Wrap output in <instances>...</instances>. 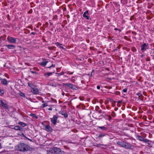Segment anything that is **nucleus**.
I'll use <instances>...</instances> for the list:
<instances>
[{
    "instance_id": "nucleus-31",
    "label": "nucleus",
    "mask_w": 154,
    "mask_h": 154,
    "mask_svg": "<svg viewBox=\"0 0 154 154\" xmlns=\"http://www.w3.org/2000/svg\"><path fill=\"white\" fill-rule=\"evenodd\" d=\"M105 136V134H100L98 137V138H100V137H103L104 136Z\"/></svg>"
},
{
    "instance_id": "nucleus-25",
    "label": "nucleus",
    "mask_w": 154,
    "mask_h": 154,
    "mask_svg": "<svg viewBox=\"0 0 154 154\" xmlns=\"http://www.w3.org/2000/svg\"><path fill=\"white\" fill-rule=\"evenodd\" d=\"M143 141L144 142H145V143L149 141L151 142V141H150L149 140L147 139H144V138L143 139Z\"/></svg>"
},
{
    "instance_id": "nucleus-3",
    "label": "nucleus",
    "mask_w": 154,
    "mask_h": 154,
    "mask_svg": "<svg viewBox=\"0 0 154 154\" xmlns=\"http://www.w3.org/2000/svg\"><path fill=\"white\" fill-rule=\"evenodd\" d=\"M44 127L45 129L48 132H51L53 131L52 128L49 125H44Z\"/></svg>"
},
{
    "instance_id": "nucleus-10",
    "label": "nucleus",
    "mask_w": 154,
    "mask_h": 154,
    "mask_svg": "<svg viewBox=\"0 0 154 154\" xmlns=\"http://www.w3.org/2000/svg\"><path fill=\"white\" fill-rule=\"evenodd\" d=\"M31 91L34 94H38L39 93L38 90L37 88H32Z\"/></svg>"
},
{
    "instance_id": "nucleus-15",
    "label": "nucleus",
    "mask_w": 154,
    "mask_h": 154,
    "mask_svg": "<svg viewBox=\"0 0 154 154\" xmlns=\"http://www.w3.org/2000/svg\"><path fill=\"white\" fill-rule=\"evenodd\" d=\"M124 143L125 142L124 141H118L117 143V144L118 145H120L122 147H123Z\"/></svg>"
},
{
    "instance_id": "nucleus-9",
    "label": "nucleus",
    "mask_w": 154,
    "mask_h": 154,
    "mask_svg": "<svg viewBox=\"0 0 154 154\" xmlns=\"http://www.w3.org/2000/svg\"><path fill=\"white\" fill-rule=\"evenodd\" d=\"M59 113L63 116L65 118H67L68 117V114L64 111L61 110L59 112Z\"/></svg>"
},
{
    "instance_id": "nucleus-60",
    "label": "nucleus",
    "mask_w": 154,
    "mask_h": 154,
    "mask_svg": "<svg viewBox=\"0 0 154 154\" xmlns=\"http://www.w3.org/2000/svg\"><path fill=\"white\" fill-rule=\"evenodd\" d=\"M26 64H27V65H28V66H29V65H28V64L27 63H26Z\"/></svg>"
},
{
    "instance_id": "nucleus-45",
    "label": "nucleus",
    "mask_w": 154,
    "mask_h": 154,
    "mask_svg": "<svg viewBox=\"0 0 154 154\" xmlns=\"http://www.w3.org/2000/svg\"><path fill=\"white\" fill-rule=\"evenodd\" d=\"M48 110H52V108L51 107H50L48 108Z\"/></svg>"
},
{
    "instance_id": "nucleus-63",
    "label": "nucleus",
    "mask_w": 154,
    "mask_h": 154,
    "mask_svg": "<svg viewBox=\"0 0 154 154\" xmlns=\"http://www.w3.org/2000/svg\"><path fill=\"white\" fill-rule=\"evenodd\" d=\"M50 24H51V25H52V23H50Z\"/></svg>"
},
{
    "instance_id": "nucleus-32",
    "label": "nucleus",
    "mask_w": 154,
    "mask_h": 154,
    "mask_svg": "<svg viewBox=\"0 0 154 154\" xmlns=\"http://www.w3.org/2000/svg\"><path fill=\"white\" fill-rule=\"evenodd\" d=\"M136 95L138 96L139 97V98H140V97L141 96H142V94H141V93H137V94H136Z\"/></svg>"
},
{
    "instance_id": "nucleus-50",
    "label": "nucleus",
    "mask_w": 154,
    "mask_h": 154,
    "mask_svg": "<svg viewBox=\"0 0 154 154\" xmlns=\"http://www.w3.org/2000/svg\"><path fill=\"white\" fill-rule=\"evenodd\" d=\"M109 120H110V119H111L112 118H111V117L110 116H109Z\"/></svg>"
},
{
    "instance_id": "nucleus-55",
    "label": "nucleus",
    "mask_w": 154,
    "mask_h": 154,
    "mask_svg": "<svg viewBox=\"0 0 154 154\" xmlns=\"http://www.w3.org/2000/svg\"><path fill=\"white\" fill-rule=\"evenodd\" d=\"M147 144H148V145H150V143H147Z\"/></svg>"
},
{
    "instance_id": "nucleus-23",
    "label": "nucleus",
    "mask_w": 154,
    "mask_h": 154,
    "mask_svg": "<svg viewBox=\"0 0 154 154\" xmlns=\"http://www.w3.org/2000/svg\"><path fill=\"white\" fill-rule=\"evenodd\" d=\"M30 116H32L33 117V118H36V119H37V117L34 114H33V113H31L30 115Z\"/></svg>"
},
{
    "instance_id": "nucleus-54",
    "label": "nucleus",
    "mask_w": 154,
    "mask_h": 154,
    "mask_svg": "<svg viewBox=\"0 0 154 154\" xmlns=\"http://www.w3.org/2000/svg\"><path fill=\"white\" fill-rule=\"evenodd\" d=\"M106 108L107 109H108L109 108V106H107Z\"/></svg>"
},
{
    "instance_id": "nucleus-33",
    "label": "nucleus",
    "mask_w": 154,
    "mask_h": 154,
    "mask_svg": "<svg viewBox=\"0 0 154 154\" xmlns=\"http://www.w3.org/2000/svg\"><path fill=\"white\" fill-rule=\"evenodd\" d=\"M127 88H125L123 90V91L124 92L126 93L127 91Z\"/></svg>"
},
{
    "instance_id": "nucleus-16",
    "label": "nucleus",
    "mask_w": 154,
    "mask_h": 154,
    "mask_svg": "<svg viewBox=\"0 0 154 154\" xmlns=\"http://www.w3.org/2000/svg\"><path fill=\"white\" fill-rule=\"evenodd\" d=\"M48 62V61H43L41 62L40 63V64L42 66H45L47 64V63Z\"/></svg>"
},
{
    "instance_id": "nucleus-51",
    "label": "nucleus",
    "mask_w": 154,
    "mask_h": 154,
    "mask_svg": "<svg viewBox=\"0 0 154 154\" xmlns=\"http://www.w3.org/2000/svg\"><path fill=\"white\" fill-rule=\"evenodd\" d=\"M63 152H60L59 153V154H63Z\"/></svg>"
},
{
    "instance_id": "nucleus-49",
    "label": "nucleus",
    "mask_w": 154,
    "mask_h": 154,
    "mask_svg": "<svg viewBox=\"0 0 154 154\" xmlns=\"http://www.w3.org/2000/svg\"><path fill=\"white\" fill-rule=\"evenodd\" d=\"M49 152H48V153L47 154H50V153L51 152V150H49Z\"/></svg>"
},
{
    "instance_id": "nucleus-43",
    "label": "nucleus",
    "mask_w": 154,
    "mask_h": 154,
    "mask_svg": "<svg viewBox=\"0 0 154 154\" xmlns=\"http://www.w3.org/2000/svg\"><path fill=\"white\" fill-rule=\"evenodd\" d=\"M62 46V45L60 46H59V47H60V48H62V49H64V48L63 47V46Z\"/></svg>"
},
{
    "instance_id": "nucleus-62",
    "label": "nucleus",
    "mask_w": 154,
    "mask_h": 154,
    "mask_svg": "<svg viewBox=\"0 0 154 154\" xmlns=\"http://www.w3.org/2000/svg\"><path fill=\"white\" fill-rule=\"evenodd\" d=\"M88 29H90V28H89V27H88Z\"/></svg>"
},
{
    "instance_id": "nucleus-29",
    "label": "nucleus",
    "mask_w": 154,
    "mask_h": 154,
    "mask_svg": "<svg viewBox=\"0 0 154 154\" xmlns=\"http://www.w3.org/2000/svg\"><path fill=\"white\" fill-rule=\"evenodd\" d=\"M4 93V91L3 90L0 89V95H2Z\"/></svg>"
},
{
    "instance_id": "nucleus-47",
    "label": "nucleus",
    "mask_w": 154,
    "mask_h": 154,
    "mask_svg": "<svg viewBox=\"0 0 154 154\" xmlns=\"http://www.w3.org/2000/svg\"><path fill=\"white\" fill-rule=\"evenodd\" d=\"M122 102V101L121 100H119L118 101V103H121Z\"/></svg>"
},
{
    "instance_id": "nucleus-52",
    "label": "nucleus",
    "mask_w": 154,
    "mask_h": 154,
    "mask_svg": "<svg viewBox=\"0 0 154 154\" xmlns=\"http://www.w3.org/2000/svg\"><path fill=\"white\" fill-rule=\"evenodd\" d=\"M73 74V72H70L69 74H70V75H72Z\"/></svg>"
},
{
    "instance_id": "nucleus-6",
    "label": "nucleus",
    "mask_w": 154,
    "mask_h": 154,
    "mask_svg": "<svg viewBox=\"0 0 154 154\" xmlns=\"http://www.w3.org/2000/svg\"><path fill=\"white\" fill-rule=\"evenodd\" d=\"M141 50L142 51H144L148 49L149 46L148 44L144 43L141 46Z\"/></svg>"
},
{
    "instance_id": "nucleus-11",
    "label": "nucleus",
    "mask_w": 154,
    "mask_h": 154,
    "mask_svg": "<svg viewBox=\"0 0 154 154\" xmlns=\"http://www.w3.org/2000/svg\"><path fill=\"white\" fill-rule=\"evenodd\" d=\"M1 79V82L2 84L5 85H8V82L5 79Z\"/></svg>"
},
{
    "instance_id": "nucleus-53",
    "label": "nucleus",
    "mask_w": 154,
    "mask_h": 154,
    "mask_svg": "<svg viewBox=\"0 0 154 154\" xmlns=\"http://www.w3.org/2000/svg\"><path fill=\"white\" fill-rule=\"evenodd\" d=\"M22 135L24 137V134L23 133H22Z\"/></svg>"
},
{
    "instance_id": "nucleus-13",
    "label": "nucleus",
    "mask_w": 154,
    "mask_h": 154,
    "mask_svg": "<svg viewBox=\"0 0 154 154\" xmlns=\"http://www.w3.org/2000/svg\"><path fill=\"white\" fill-rule=\"evenodd\" d=\"M5 46L8 49H13L15 47V46L13 45H6Z\"/></svg>"
},
{
    "instance_id": "nucleus-14",
    "label": "nucleus",
    "mask_w": 154,
    "mask_h": 154,
    "mask_svg": "<svg viewBox=\"0 0 154 154\" xmlns=\"http://www.w3.org/2000/svg\"><path fill=\"white\" fill-rule=\"evenodd\" d=\"M14 129L16 130L21 131L22 129V128L19 126L17 125L14 127Z\"/></svg>"
},
{
    "instance_id": "nucleus-41",
    "label": "nucleus",
    "mask_w": 154,
    "mask_h": 154,
    "mask_svg": "<svg viewBox=\"0 0 154 154\" xmlns=\"http://www.w3.org/2000/svg\"><path fill=\"white\" fill-rule=\"evenodd\" d=\"M5 76L7 77L9 79V76L7 74H5Z\"/></svg>"
},
{
    "instance_id": "nucleus-28",
    "label": "nucleus",
    "mask_w": 154,
    "mask_h": 154,
    "mask_svg": "<svg viewBox=\"0 0 154 154\" xmlns=\"http://www.w3.org/2000/svg\"><path fill=\"white\" fill-rule=\"evenodd\" d=\"M55 45L57 47L59 46H61V45H62V44H60L59 42H58L55 43Z\"/></svg>"
},
{
    "instance_id": "nucleus-59",
    "label": "nucleus",
    "mask_w": 154,
    "mask_h": 154,
    "mask_svg": "<svg viewBox=\"0 0 154 154\" xmlns=\"http://www.w3.org/2000/svg\"><path fill=\"white\" fill-rule=\"evenodd\" d=\"M112 100H112H112H111V101H112Z\"/></svg>"
},
{
    "instance_id": "nucleus-61",
    "label": "nucleus",
    "mask_w": 154,
    "mask_h": 154,
    "mask_svg": "<svg viewBox=\"0 0 154 154\" xmlns=\"http://www.w3.org/2000/svg\"><path fill=\"white\" fill-rule=\"evenodd\" d=\"M26 64H27V65H28V66H29V65H28V64L27 63H26Z\"/></svg>"
},
{
    "instance_id": "nucleus-8",
    "label": "nucleus",
    "mask_w": 154,
    "mask_h": 154,
    "mask_svg": "<svg viewBox=\"0 0 154 154\" xmlns=\"http://www.w3.org/2000/svg\"><path fill=\"white\" fill-rule=\"evenodd\" d=\"M63 85H66L69 87L70 88H71L73 89H75L74 87H75V85L71 84L68 83H63Z\"/></svg>"
},
{
    "instance_id": "nucleus-7",
    "label": "nucleus",
    "mask_w": 154,
    "mask_h": 154,
    "mask_svg": "<svg viewBox=\"0 0 154 154\" xmlns=\"http://www.w3.org/2000/svg\"><path fill=\"white\" fill-rule=\"evenodd\" d=\"M0 105L5 109H8V106L6 104L4 103L2 100H0Z\"/></svg>"
},
{
    "instance_id": "nucleus-39",
    "label": "nucleus",
    "mask_w": 154,
    "mask_h": 154,
    "mask_svg": "<svg viewBox=\"0 0 154 154\" xmlns=\"http://www.w3.org/2000/svg\"><path fill=\"white\" fill-rule=\"evenodd\" d=\"M36 34V33L35 32H32L30 33V35H35V34Z\"/></svg>"
},
{
    "instance_id": "nucleus-21",
    "label": "nucleus",
    "mask_w": 154,
    "mask_h": 154,
    "mask_svg": "<svg viewBox=\"0 0 154 154\" xmlns=\"http://www.w3.org/2000/svg\"><path fill=\"white\" fill-rule=\"evenodd\" d=\"M18 124H19L21 125L23 127H24L26 125V123L22 122H20Z\"/></svg>"
},
{
    "instance_id": "nucleus-44",
    "label": "nucleus",
    "mask_w": 154,
    "mask_h": 154,
    "mask_svg": "<svg viewBox=\"0 0 154 154\" xmlns=\"http://www.w3.org/2000/svg\"><path fill=\"white\" fill-rule=\"evenodd\" d=\"M31 72L32 73H33V74H34V73H36V72L35 71H31Z\"/></svg>"
},
{
    "instance_id": "nucleus-34",
    "label": "nucleus",
    "mask_w": 154,
    "mask_h": 154,
    "mask_svg": "<svg viewBox=\"0 0 154 154\" xmlns=\"http://www.w3.org/2000/svg\"><path fill=\"white\" fill-rule=\"evenodd\" d=\"M100 107L98 106H96L95 107V110L97 111H98Z\"/></svg>"
},
{
    "instance_id": "nucleus-12",
    "label": "nucleus",
    "mask_w": 154,
    "mask_h": 154,
    "mask_svg": "<svg viewBox=\"0 0 154 154\" xmlns=\"http://www.w3.org/2000/svg\"><path fill=\"white\" fill-rule=\"evenodd\" d=\"M131 147V146L130 144L128 143L125 142L123 147H124L125 148L128 149L130 148Z\"/></svg>"
},
{
    "instance_id": "nucleus-37",
    "label": "nucleus",
    "mask_w": 154,
    "mask_h": 154,
    "mask_svg": "<svg viewBox=\"0 0 154 154\" xmlns=\"http://www.w3.org/2000/svg\"><path fill=\"white\" fill-rule=\"evenodd\" d=\"M55 66V65L54 64H52L51 66H50L48 67V68H51V67H54Z\"/></svg>"
},
{
    "instance_id": "nucleus-4",
    "label": "nucleus",
    "mask_w": 154,
    "mask_h": 154,
    "mask_svg": "<svg viewBox=\"0 0 154 154\" xmlns=\"http://www.w3.org/2000/svg\"><path fill=\"white\" fill-rule=\"evenodd\" d=\"M57 118V115H55L54 116L53 118H51V122L54 125H55L56 124Z\"/></svg>"
},
{
    "instance_id": "nucleus-2",
    "label": "nucleus",
    "mask_w": 154,
    "mask_h": 154,
    "mask_svg": "<svg viewBox=\"0 0 154 154\" xmlns=\"http://www.w3.org/2000/svg\"><path fill=\"white\" fill-rule=\"evenodd\" d=\"M10 43H15L17 41V38L11 36H8L7 38Z\"/></svg>"
},
{
    "instance_id": "nucleus-24",
    "label": "nucleus",
    "mask_w": 154,
    "mask_h": 154,
    "mask_svg": "<svg viewBox=\"0 0 154 154\" xmlns=\"http://www.w3.org/2000/svg\"><path fill=\"white\" fill-rule=\"evenodd\" d=\"M56 74H58V75H59V76H60L61 75H64L65 74V72H61L59 73H56Z\"/></svg>"
},
{
    "instance_id": "nucleus-40",
    "label": "nucleus",
    "mask_w": 154,
    "mask_h": 154,
    "mask_svg": "<svg viewBox=\"0 0 154 154\" xmlns=\"http://www.w3.org/2000/svg\"><path fill=\"white\" fill-rule=\"evenodd\" d=\"M103 101L102 100H100V104H102L103 103Z\"/></svg>"
},
{
    "instance_id": "nucleus-64",
    "label": "nucleus",
    "mask_w": 154,
    "mask_h": 154,
    "mask_svg": "<svg viewBox=\"0 0 154 154\" xmlns=\"http://www.w3.org/2000/svg\"><path fill=\"white\" fill-rule=\"evenodd\" d=\"M67 72L68 73H69V72Z\"/></svg>"
},
{
    "instance_id": "nucleus-38",
    "label": "nucleus",
    "mask_w": 154,
    "mask_h": 154,
    "mask_svg": "<svg viewBox=\"0 0 154 154\" xmlns=\"http://www.w3.org/2000/svg\"><path fill=\"white\" fill-rule=\"evenodd\" d=\"M85 16V18H86L87 20H89L90 18L89 16Z\"/></svg>"
},
{
    "instance_id": "nucleus-46",
    "label": "nucleus",
    "mask_w": 154,
    "mask_h": 154,
    "mask_svg": "<svg viewBox=\"0 0 154 154\" xmlns=\"http://www.w3.org/2000/svg\"><path fill=\"white\" fill-rule=\"evenodd\" d=\"M118 108H115V110L116 111L118 109Z\"/></svg>"
},
{
    "instance_id": "nucleus-18",
    "label": "nucleus",
    "mask_w": 154,
    "mask_h": 154,
    "mask_svg": "<svg viewBox=\"0 0 154 154\" xmlns=\"http://www.w3.org/2000/svg\"><path fill=\"white\" fill-rule=\"evenodd\" d=\"M88 15V10L86 11L84 13L83 16L84 17H85V16H87Z\"/></svg>"
},
{
    "instance_id": "nucleus-56",
    "label": "nucleus",
    "mask_w": 154,
    "mask_h": 154,
    "mask_svg": "<svg viewBox=\"0 0 154 154\" xmlns=\"http://www.w3.org/2000/svg\"><path fill=\"white\" fill-rule=\"evenodd\" d=\"M117 29H116V28H115V30H117Z\"/></svg>"
},
{
    "instance_id": "nucleus-35",
    "label": "nucleus",
    "mask_w": 154,
    "mask_h": 154,
    "mask_svg": "<svg viewBox=\"0 0 154 154\" xmlns=\"http://www.w3.org/2000/svg\"><path fill=\"white\" fill-rule=\"evenodd\" d=\"M98 112L99 113H104V111H102V110H100V111H98Z\"/></svg>"
},
{
    "instance_id": "nucleus-58",
    "label": "nucleus",
    "mask_w": 154,
    "mask_h": 154,
    "mask_svg": "<svg viewBox=\"0 0 154 154\" xmlns=\"http://www.w3.org/2000/svg\"><path fill=\"white\" fill-rule=\"evenodd\" d=\"M29 140H30V141H31V140H30V139H29Z\"/></svg>"
},
{
    "instance_id": "nucleus-48",
    "label": "nucleus",
    "mask_w": 154,
    "mask_h": 154,
    "mask_svg": "<svg viewBox=\"0 0 154 154\" xmlns=\"http://www.w3.org/2000/svg\"><path fill=\"white\" fill-rule=\"evenodd\" d=\"M64 94H65V93L64 92H63L62 93V95L63 96H64Z\"/></svg>"
},
{
    "instance_id": "nucleus-1",
    "label": "nucleus",
    "mask_w": 154,
    "mask_h": 154,
    "mask_svg": "<svg viewBox=\"0 0 154 154\" xmlns=\"http://www.w3.org/2000/svg\"><path fill=\"white\" fill-rule=\"evenodd\" d=\"M30 147L27 144L24 143H20L15 147L17 150L21 152H26L30 150Z\"/></svg>"
},
{
    "instance_id": "nucleus-20",
    "label": "nucleus",
    "mask_w": 154,
    "mask_h": 154,
    "mask_svg": "<svg viewBox=\"0 0 154 154\" xmlns=\"http://www.w3.org/2000/svg\"><path fill=\"white\" fill-rule=\"evenodd\" d=\"M98 127L99 128L101 129L104 131H106L107 129V128L104 126H99Z\"/></svg>"
},
{
    "instance_id": "nucleus-17",
    "label": "nucleus",
    "mask_w": 154,
    "mask_h": 154,
    "mask_svg": "<svg viewBox=\"0 0 154 154\" xmlns=\"http://www.w3.org/2000/svg\"><path fill=\"white\" fill-rule=\"evenodd\" d=\"M137 139L141 141H143V138L142 137H141L139 135H137Z\"/></svg>"
},
{
    "instance_id": "nucleus-42",
    "label": "nucleus",
    "mask_w": 154,
    "mask_h": 154,
    "mask_svg": "<svg viewBox=\"0 0 154 154\" xmlns=\"http://www.w3.org/2000/svg\"><path fill=\"white\" fill-rule=\"evenodd\" d=\"M97 88L98 89H100V86H97Z\"/></svg>"
},
{
    "instance_id": "nucleus-30",
    "label": "nucleus",
    "mask_w": 154,
    "mask_h": 154,
    "mask_svg": "<svg viewBox=\"0 0 154 154\" xmlns=\"http://www.w3.org/2000/svg\"><path fill=\"white\" fill-rule=\"evenodd\" d=\"M111 115L113 117H115L116 116V114L114 112H112Z\"/></svg>"
},
{
    "instance_id": "nucleus-22",
    "label": "nucleus",
    "mask_w": 154,
    "mask_h": 154,
    "mask_svg": "<svg viewBox=\"0 0 154 154\" xmlns=\"http://www.w3.org/2000/svg\"><path fill=\"white\" fill-rule=\"evenodd\" d=\"M19 94L21 96L23 97H25V95L21 91H20L19 92Z\"/></svg>"
},
{
    "instance_id": "nucleus-36",
    "label": "nucleus",
    "mask_w": 154,
    "mask_h": 154,
    "mask_svg": "<svg viewBox=\"0 0 154 154\" xmlns=\"http://www.w3.org/2000/svg\"><path fill=\"white\" fill-rule=\"evenodd\" d=\"M99 119H102V118L103 117V116L101 115H100V116H99Z\"/></svg>"
},
{
    "instance_id": "nucleus-19",
    "label": "nucleus",
    "mask_w": 154,
    "mask_h": 154,
    "mask_svg": "<svg viewBox=\"0 0 154 154\" xmlns=\"http://www.w3.org/2000/svg\"><path fill=\"white\" fill-rule=\"evenodd\" d=\"M53 73L52 72H48L47 73H45L44 74V76L45 77H48L50 75H51Z\"/></svg>"
},
{
    "instance_id": "nucleus-57",
    "label": "nucleus",
    "mask_w": 154,
    "mask_h": 154,
    "mask_svg": "<svg viewBox=\"0 0 154 154\" xmlns=\"http://www.w3.org/2000/svg\"><path fill=\"white\" fill-rule=\"evenodd\" d=\"M1 78H0V80H1L2 81V79H1Z\"/></svg>"
},
{
    "instance_id": "nucleus-5",
    "label": "nucleus",
    "mask_w": 154,
    "mask_h": 154,
    "mask_svg": "<svg viewBox=\"0 0 154 154\" xmlns=\"http://www.w3.org/2000/svg\"><path fill=\"white\" fill-rule=\"evenodd\" d=\"M53 150L55 153H58L59 154L60 152H63V154H64V151L61 150L60 148H58L56 147H54L53 148V149L51 150V151Z\"/></svg>"
},
{
    "instance_id": "nucleus-27",
    "label": "nucleus",
    "mask_w": 154,
    "mask_h": 154,
    "mask_svg": "<svg viewBox=\"0 0 154 154\" xmlns=\"http://www.w3.org/2000/svg\"><path fill=\"white\" fill-rule=\"evenodd\" d=\"M48 106V104L47 103H45L44 104H42V108H44L45 107L47 106Z\"/></svg>"
},
{
    "instance_id": "nucleus-26",
    "label": "nucleus",
    "mask_w": 154,
    "mask_h": 154,
    "mask_svg": "<svg viewBox=\"0 0 154 154\" xmlns=\"http://www.w3.org/2000/svg\"><path fill=\"white\" fill-rule=\"evenodd\" d=\"M28 86H29V87H30L32 88H33L32 87L34 85L32 84V83H30L28 82Z\"/></svg>"
}]
</instances>
